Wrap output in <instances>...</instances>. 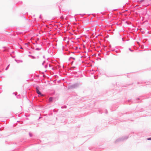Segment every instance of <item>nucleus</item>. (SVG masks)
<instances>
[{"label":"nucleus","mask_w":151,"mask_h":151,"mask_svg":"<svg viewBox=\"0 0 151 151\" xmlns=\"http://www.w3.org/2000/svg\"><path fill=\"white\" fill-rule=\"evenodd\" d=\"M36 92L37 94H38L39 95H40L41 96H42L43 95L39 91V88L38 87H37L36 88Z\"/></svg>","instance_id":"1"},{"label":"nucleus","mask_w":151,"mask_h":151,"mask_svg":"<svg viewBox=\"0 0 151 151\" xmlns=\"http://www.w3.org/2000/svg\"><path fill=\"white\" fill-rule=\"evenodd\" d=\"M148 140H151V138H149L147 139Z\"/></svg>","instance_id":"3"},{"label":"nucleus","mask_w":151,"mask_h":151,"mask_svg":"<svg viewBox=\"0 0 151 151\" xmlns=\"http://www.w3.org/2000/svg\"><path fill=\"white\" fill-rule=\"evenodd\" d=\"M21 49H22V47H21Z\"/></svg>","instance_id":"4"},{"label":"nucleus","mask_w":151,"mask_h":151,"mask_svg":"<svg viewBox=\"0 0 151 151\" xmlns=\"http://www.w3.org/2000/svg\"><path fill=\"white\" fill-rule=\"evenodd\" d=\"M52 97H50L49 98V101L50 102L52 101Z\"/></svg>","instance_id":"2"}]
</instances>
